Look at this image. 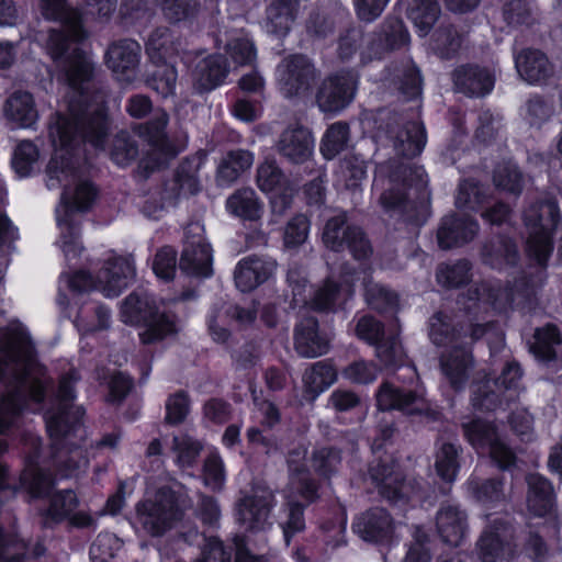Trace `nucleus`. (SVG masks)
<instances>
[{
    "label": "nucleus",
    "instance_id": "obj_27",
    "mask_svg": "<svg viewBox=\"0 0 562 562\" xmlns=\"http://www.w3.org/2000/svg\"><path fill=\"white\" fill-rule=\"evenodd\" d=\"M277 148L288 161L301 165L312 157L314 138L306 127H289L280 135Z\"/></svg>",
    "mask_w": 562,
    "mask_h": 562
},
{
    "label": "nucleus",
    "instance_id": "obj_40",
    "mask_svg": "<svg viewBox=\"0 0 562 562\" xmlns=\"http://www.w3.org/2000/svg\"><path fill=\"white\" fill-rule=\"evenodd\" d=\"M4 114L21 127H31L37 120L33 95L27 91H14L5 101Z\"/></svg>",
    "mask_w": 562,
    "mask_h": 562
},
{
    "label": "nucleus",
    "instance_id": "obj_49",
    "mask_svg": "<svg viewBox=\"0 0 562 562\" xmlns=\"http://www.w3.org/2000/svg\"><path fill=\"white\" fill-rule=\"evenodd\" d=\"M471 269L472 266L467 259H460L453 263H440L436 271V278L438 283L445 288H460L470 282Z\"/></svg>",
    "mask_w": 562,
    "mask_h": 562
},
{
    "label": "nucleus",
    "instance_id": "obj_18",
    "mask_svg": "<svg viewBox=\"0 0 562 562\" xmlns=\"http://www.w3.org/2000/svg\"><path fill=\"white\" fill-rule=\"evenodd\" d=\"M306 448L299 446L289 451L286 463L289 468V483L284 490V496L291 497L299 494L308 503L317 498L318 485L312 477L305 464Z\"/></svg>",
    "mask_w": 562,
    "mask_h": 562
},
{
    "label": "nucleus",
    "instance_id": "obj_12",
    "mask_svg": "<svg viewBox=\"0 0 562 562\" xmlns=\"http://www.w3.org/2000/svg\"><path fill=\"white\" fill-rule=\"evenodd\" d=\"M462 429L469 443L477 451H487L501 470H510L515 465L516 454L501 438L492 423L474 419L463 424Z\"/></svg>",
    "mask_w": 562,
    "mask_h": 562
},
{
    "label": "nucleus",
    "instance_id": "obj_24",
    "mask_svg": "<svg viewBox=\"0 0 562 562\" xmlns=\"http://www.w3.org/2000/svg\"><path fill=\"white\" fill-rule=\"evenodd\" d=\"M370 475L379 493L391 502L409 499L413 488L404 482V477L394 462H379L371 467Z\"/></svg>",
    "mask_w": 562,
    "mask_h": 562
},
{
    "label": "nucleus",
    "instance_id": "obj_14",
    "mask_svg": "<svg viewBox=\"0 0 562 562\" xmlns=\"http://www.w3.org/2000/svg\"><path fill=\"white\" fill-rule=\"evenodd\" d=\"M482 562H509L516 553L515 530L508 522L495 519L476 543Z\"/></svg>",
    "mask_w": 562,
    "mask_h": 562
},
{
    "label": "nucleus",
    "instance_id": "obj_54",
    "mask_svg": "<svg viewBox=\"0 0 562 562\" xmlns=\"http://www.w3.org/2000/svg\"><path fill=\"white\" fill-rule=\"evenodd\" d=\"M349 140V126L344 122L331 124L323 136L321 151L326 159H333L344 149Z\"/></svg>",
    "mask_w": 562,
    "mask_h": 562
},
{
    "label": "nucleus",
    "instance_id": "obj_3",
    "mask_svg": "<svg viewBox=\"0 0 562 562\" xmlns=\"http://www.w3.org/2000/svg\"><path fill=\"white\" fill-rule=\"evenodd\" d=\"M40 10L46 20L61 23V30L49 31L46 50L69 87L82 94V88L91 78L92 65L78 47V42L85 37L79 12L66 0H41Z\"/></svg>",
    "mask_w": 562,
    "mask_h": 562
},
{
    "label": "nucleus",
    "instance_id": "obj_56",
    "mask_svg": "<svg viewBox=\"0 0 562 562\" xmlns=\"http://www.w3.org/2000/svg\"><path fill=\"white\" fill-rule=\"evenodd\" d=\"M494 184L509 193L520 194L522 190V175L518 167L508 161L497 165L493 175Z\"/></svg>",
    "mask_w": 562,
    "mask_h": 562
},
{
    "label": "nucleus",
    "instance_id": "obj_46",
    "mask_svg": "<svg viewBox=\"0 0 562 562\" xmlns=\"http://www.w3.org/2000/svg\"><path fill=\"white\" fill-rule=\"evenodd\" d=\"M440 14V7L436 0H412L407 8V15L425 36L432 29Z\"/></svg>",
    "mask_w": 562,
    "mask_h": 562
},
{
    "label": "nucleus",
    "instance_id": "obj_61",
    "mask_svg": "<svg viewBox=\"0 0 562 562\" xmlns=\"http://www.w3.org/2000/svg\"><path fill=\"white\" fill-rule=\"evenodd\" d=\"M364 296L367 303L373 310L380 312L393 308L397 304V295L395 293L370 280L364 283Z\"/></svg>",
    "mask_w": 562,
    "mask_h": 562
},
{
    "label": "nucleus",
    "instance_id": "obj_15",
    "mask_svg": "<svg viewBox=\"0 0 562 562\" xmlns=\"http://www.w3.org/2000/svg\"><path fill=\"white\" fill-rule=\"evenodd\" d=\"M202 232L203 228L199 223L187 226L179 268L188 276L207 278L213 273L212 249L202 236Z\"/></svg>",
    "mask_w": 562,
    "mask_h": 562
},
{
    "label": "nucleus",
    "instance_id": "obj_33",
    "mask_svg": "<svg viewBox=\"0 0 562 562\" xmlns=\"http://www.w3.org/2000/svg\"><path fill=\"white\" fill-rule=\"evenodd\" d=\"M519 76L529 83H542L554 74V67L542 52L525 49L515 58Z\"/></svg>",
    "mask_w": 562,
    "mask_h": 562
},
{
    "label": "nucleus",
    "instance_id": "obj_31",
    "mask_svg": "<svg viewBox=\"0 0 562 562\" xmlns=\"http://www.w3.org/2000/svg\"><path fill=\"white\" fill-rule=\"evenodd\" d=\"M452 78L456 89L470 97H483L494 86L493 76L479 66H460L453 71Z\"/></svg>",
    "mask_w": 562,
    "mask_h": 562
},
{
    "label": "nucleus",
    "instance_id": "obj_36",
    "mask_svg": "<svg viewBox=\"0 0 562 562\" xmlns=\"http://www.w3.org/2000/svg\"><path fill=\"white\" fill-rule=\"evenodd\" d=\"M180 38L169 27H156L146 42V53L154 64L168 63L179 54Z\"/></svg>",
    "mask_w": 562,
    "mask_h": 562
},
{
    "label": "nucleus",
    "instance_id": "obj_37",
    "mask_svg": "<svg viewBox=\"0 0 562 562\" xmlns=\"http://www.w3.org/2000/svg\"><path fill=\"white\" fill-rule=\"evenodd\" d=\"M299 12L297 0H269L266 10L268 32L283 36L290 30Z\"/></svg>",
    "mask_w": 562,
    "mask_h": 562
},
{
    "label": "nucleus",
    "instance_id": "obj_7",
    "mask_svg": "<svg viewBox=\"0 0 562 562\" xmlns=\"http://www.w3.org/2000/svg\"><path fill=\"white\" fill-rule=\"evenodd\" d=\"M374 122L375 138L381 143L391 142L396 155L414 158L422 153L426 144L423 124L387 110L379 111Z\"/></svg>",
    "mask_w": 562,
    "mask_h": 562
},
{
    "label": "nucleus",
    "instance_id": "obj_25",
    "mask_svg": "<svg viewBox=\"0 0 562 562\" xmlns=\"http://www.w3.org/2000/svg\"><path fill=\"white\" fill-rule=\"evenodd\" d=\"M294 349L303 358H316L329 349V340L319 333L318 321L314 316L302 317L294 327Z\"/></svg>",
    "mask_w": 562,
    "mask_h": 562
},
{
    "label": "nucleus",
    "instance_id": "obj_9",
    "mask_svg": "<svg viewBox=\"0 0 562 562\" xmlns=\"http://www.w3.org/2000/svg\"><path fill=\"white\" fill-rule=\"evenodd\" d=\"M183 517L178 495L170 487H160L154 497L136 505V520L145 533L162 537Z\"/></svg>",
    "mask_w": 562,
    "mask_h": 562
},
{
    "label": "nucleus",
    "instance_id": "obj_64",
    "mask_svg": "<svg viewBox=\"0 0 562 562\" xmlns=\"http://www.w3.org/2000/svg\"><path fill=\"white\" fill-rule=\"evenodd\" d=\"M430 543L428 533L420 527H415L403 562H431Z\"/></svg>",
    "mask_w": 562,
    "mask_h": 562
},
{
    "label": "nucleus",
    "instance_id": "obj_4",
    "mask_svg": "<svg viewBox=\"0 0 562 562\" xmlns=\"http://www.w3.org/2000/svg\"><path fill=\"white\" fill-rule=\"evenodd\" d=\"M374 184L381 186L379 202L385 212L422 225L429 216V191L423 167L390 160L378 167Z\"/></svg>",
    "mask_w": 562,
    "mask_h": 562
},
{
    "label": "nucleus",
    "instance_id": "obj_38",
    "mask_svg": "<svg viewBox=\"0 0 562 562\" xmlns=\"http://www.w3.org/2000/svg\"><path fill=\"white\" fill-rule=\"evenodd\" d=\"M254 164V155L246 149L228 151L220 161L216 170V183L220 187L232 186Z\"/></svg>",
    "mask_w": 562,
    "mask_h": 562
},
{
    "label": "nucleus",
    "instance_id": "obj_6",
    "mask_svg": "<svg viewBox=\"0 0 562 562\" xmlns=\"http://www.w3.org/2000/svg\"><path fill=\"white\" fill-rule=\"evenodd\" d=\"M125 324L144 325L139 333L143 344H155L177 333L175 316L159 313L155 299L146 291H134L121 304Z\"/></svg>",
    "mask_w": 562,
    "mask_h": 562
},
{
    "label": "nucleus",
    "instance_id": "obj_52",
    "mask_svg": "<svg viewBox=\"0 0 562 562\" xmlns=\"http://www.w3.org/2000/svg\"><path fill=\"white\" fill-rule=\"evenodd\" d=\"M225 48L234 63L238 65H249L256 58L254 44L243 31L234 34L225 33Z\"/></svg>",
    "mask_w": 562,
    "mask_h": 562
},
{
    "label": "nucleus",
    "instance_id": "obj_11",
    "mask_svg": "<svg viewBox=\"0 0 562 562\" xmlns=\"http://www.w3.org/2000/svg\"><path fill=\"white\" fill-rule=\"evenodd\" d=\"M274 505L273 491L267 485L255 484L236 501V520L247 531H266L272 525L270 514Z\"/></svg>",
    "mask_w": 562,
    "mask_h": 562
},
{
    "label": "nucleus",
    "instance_id": "obj_30",
    "mask_svg": "<svg viewBox=\"0 0 562 562\" xmlns=\"http://www.w3.org/2000/svg\"><path fill=\"white\" fill-rule=\"evenodd\" d=\"M352 528L363 540L381 542L392 536L393 521L385 509L375 507L360 515Z\"/></svg>",
    "mask_w": 562,
    "mask_h": 562
},
{
    "label": "nucleus",
    "instance_id": "obj_20",
    "mask_svg": "<svg viewBox=\"0 0 562 562\" xmlns=\"http://www.w3.org/2000/svg\"><path fill=\"white\" fill-rule=\"evenodd\" d=\"M522 372L518 363L509 362L503 369L501 375L493 381L497 391L490 390L487 381L473 391V406L481 411H494L501 403V390H517Z\"/></svg>",
    "mask_w": 562,
    "mask_h": 562
},
{
    "label": "nucleus",
    "instance_id": "obj_43",
    "mask_svg": "<svg viewBox=\"0 0 562 562\" xmlns=\"http://www.w3.org/2000/svg\"><path fill=\"white\" fill-rule=\"evenodd\" d=\"M561 342L559 329L549 324L536 329L529 349L536 358L542 361H551L557 358V348L560 347Z\"/></svg>",
    "mask_w": 562,
    "mask_h": 562
},
{
    "label": "nucleus",
    "instance_id": "obj_26",
    "mask_svg": "<svg viewBox=\"0 0 562 562\" xmlns=\"http://www.w3.org/2000/svg\"><path fill=\"white\" fill-rule=\"evenodd\" d=\"M469 292L472 300L488 304L497 312L506 311L517 296L528 297L531 294L526 281L515 284L514 288L484 282Z\"/></svg>",
    "mask_w": 562,
    "mask_h": 562
},
{
    "label": "nucleus",
    "instance_id": "obj_48",
    "mask_svg": "<svg viewBox=\"0 0 562 562\" xmlns=\"http://www.w3.org/2000/svg\"><path fill=\"white\" fill-rule=\"evenodd\" d=\"M162 16L171 24L190 21L200 11L198 0H153Z\"/></svg>",
    "mask_w": 562,
    "mask_h": 562
},
{
    "label": "nucleus",
    "instance_id": "obj_58",
    "mask_svg": "<svg viewBox=\"0 0 562 562\" xmlns=\"http://www.w3.org/2000/svg\"><path fill=\"white\" fill-rule=\"evenodd\" d=\"M340 296V285L327 278L313 293L311 307L318 312H331Z\"/></svg>",
    "mask_w": 562,
    "mask_h": 562
},
{
    "label": "nucleus",
    "instance_id": "obj_51",
    "mask_svg": "<svg viewBox=\"0 0 562 562\" xmlns=\"http://www.w3.org/2000/svg\"><path fill=\"white\" fill-rule=\"evenodd\" d=\"M95 374L100 382L104 381L108 383L109 393L106 401L112 404H121L133 387L132 379L122 372L115 371L110 374L106 369L102 368L98 369Z\"/></svg>",
    "mask_w": 562,
    "mask_h": 562
},
{
    "label": "nucleus",
    "instance_id": "obj_34",
    "mask_svg": "<svg viewBox=\"0 0 562 562\" xmlns=\"http://www.w3.org/2000/svg\"><path fill=\"white\" fill-rule=\"evenodd\" d=\"M526 483L528 510L538 517L551 513L555 501L551 482L538 473H529L526 475Z\"/></svg>",
    "mask_w": 562,
    "mask_h": 562
},
{
    "label": "nucleus",
    "instance_id": "obj_23",
    "mask_svg": "<svg viewBox=\"0 0 562 562\" xmlns=\"http://www.w3.org/2000/svg\"><path fill=\"white\" fill-rule=\"evenodd\" d=\"M436 529L445 543L460 546L469 529L467 512L457 504L442 503L436 514Z\"/></svg>",
    "mask_w": 562,
    "mask_h": 562
},
{
    "label": "nucleus",
    "instance_id": "obj_28",
    "mask_svg": "<svg viewBox=\"0 0 562 562\" xmlns=\"http://www.w3.org/2000/svg\"><path fill=\"white\" fill-rule=\"evenodd\" d=\"M440 366L450 385L454 390H461L474 367L472 352L468 348L454 345L449 352L441 356Z\"/></svg>",
    "mask_w": 562,
    "mask_h": 562
},
{
    "label": "nucleus",
    "instance_id": "obj_53",
    "mask_svg": "<svg viewBox=\"0 0 562 562\" xmlns=\"http://www.w3.org/2000/svg\"><path fill=\"white\" fill-rule=\"evenodd\" d=\"M157 65V69L147 79V86L165 99L173 97L178 79L176 67L170 63Z\"/></svg>",
    "mask_w": 562,
    "mask_h": 562
},
{
    "label": "nucleus",
    "instance_id": "obj_19",
    "mask_svg": "<svg viewBox=\"0 0 562 562\" xmlns=\"http://www.w3.org/2000/svg\"><path fill=\"white\" fill-rule=\"evenodd\" d=\"M140 55L142 47L138 42L131 38L120 40L108 47L106 65L119 80L130 82L137 75Z\"/></svg>",
    "mask_w": 562,
    "mask_h": 562
},
{
    "label": "nucleus",
    "instance_id": "obj_45",
    "mask_svg": "<svg viewBox=\"0 0 562 562\" xmlns=\"http://www.w3.org/2000/svg\"><path fill=\"white\" fill-rule=\"evenodd\" d=\"M337 378V372L326 360L317 361L307 368L303 374L305 391L317 396L329 387Z\"/></svg>",
    "mask_w": 562,
    "mask_h": 562
},
{
    "label": "nucleus",
    "instance_id": "obj_13",
    "mask_svg": "<svg viewBox=\"0 0 562 562\" xmlns=\"http://www.w3.org/2000/svg\"><path fill=\"white\" fill-rule=\"evenodd\" d=\"M323 241L334 251L349 249L357 260L367 259L372 254V247L362 229L358 226L347 225L345 213L330 217L324 227Z\"/></svg>",
    "mask_w": 562,
    "mask_h": 562
},
{
    "label": "nucleus",
    "instance_id": "obj_62",
    "mask_svg": "<svg viewBox=\"0 0 562 562\" xmlns=\"http://www.w3.org/2000/svg\"><path fill=\"white\" fill-rule=\"evenodd\" d=\"M123 541L114 533H100L90 547L92 560L108 562L122 550Z\"/></svg>",
    "mask_w": 562,
    "mask_h": 562
},
{
    "label": "nucleus",
    "instance_id": "obj_8",
    "mask_svg": "<svg viewBox=\"0 0 562 562\" xmlns=\"http://www.w3.org/2000/svg\"><path fill=\"white\" fill-rule=\"evenodd\" d=\"M524 221L529 231L527 250L542 266L553 249L552 232L561 222L558 202L548 198L531 204L524 212Z\"/></svg>",
    "mask_w": 562,
    "mask_h": 562
},
{
    "label": "nucleus",
    "instance_id": "obj_17",
    "mask_svg": "<svg viewBox=\"0 0 562 562\" xmlns=\"http://www.w3.org/2000/svg\"><path fill=\"white\" fill-rule=\"evenodd\" d=\"M357 88V77L351 71L328 76L321 83L316 102L323 112H338L350 104Z\"/></svg>",
    "mask_w": 562,
    "mask_h": 562
},
{
    "label": "nucleus",
    "instance_id": "obj_39",
    "mask_svg": "<svg viewBox=\"0 0 562 562\" xmlns=\"http://www.w3.org/2000/svg\"><path fill=\"white\" fill-rule=\"evenodd\" d=\"M435 468L437 474L446 482L452 483L460 469L459 454L461 447L451 441L450 438L440 436L436 441Z\"/></svg>",
    "mask_w": 562,
    "mask_h": 562
},
{
    "label": "nucleus",
    "instance_id": "obj_60",
    "mask_svg": "<svg viewBox=\"0 0 562 562\" xmlns=\"http://www.w3.org/2000/svg\"><path fill=\"white\" fill-rule=\"evenodd\" d=\"M296 495L297 494H293L291 497H286V517L281 522L284 539L288 544L292 537L305 529L304 507L294 499Z\"/></svg>",
    "mask_w": 562,
    "mask_h": 562
},
{
    "label": "nucleus",
    "instance_id": "obj_50",
    "mask_svg": "<svg viewBox=\"0 0 562 562\" xmlns=\"http://www.w3.org/2000/svg\"><path fill=\"white\" fill-rule=\"evenodd\" d=\"M341 460V451L335 447H316L311 454L313 470L325 479H329L338 472Z\"/></svg>",
    "mask_w": 562,
    "mask_h": 562
},
{
    "label": "nucleus",
    "instance_id": "obj_63",
    "mask_svg": "<svg viewBox=\"0 0 562 562\" xmlns=\"http://www.w3.org/2000/svg\"><path fill=\"white\" fill-rule=\"evenodd\" d=\"M37 159V147L32 142L23 140L14 150L12 166L20 177H26L31 175Z\"/></svg>",
    "mask_w": 562,
    "mask_h": 562
},
{
    "label": "nucleus",
    "instance_id": "obj_44",
    "mask_svg": "<svg viewBox=\"0 0 562 562\" xmlns=\"http://www.w3.org/2000/svg\"><path fill=\"white\" fill-rule=\"evenodd\" d=\"M467 490L475 501L483 504H497L506 498L502 479H480L472 475L467 482Z\"/></svg>",
    "mask_w": 562,
    "mask_h": 562
},
{
    "label": "nucleus",
    "instance_id": "obj_1",
    "mask_svg": "<svg viewBox=\"0 0 562 562\" xmlns=\"http://www.w3.org/2000/svg\"><path fill=\"white\" fill-rule=\"evenodd\" d=\"M86 90L82 88V94L80 90H74L76 95L69 101V115L57 113L49 124L55 151L46 167V187L49 190L63 188L56 218L60 229L59 246L68 261L79 256L82 249L80 223L75 213L88 211L97 198L94 186L82 179L76 146L86 140L102 147L109 130L104 106L99 102L88 103Z\"/></svg>",
    "mask_w": 562,
    "mask_h": 562
},
{
    "label": "nucleus",
    "instance_id": "obj_10",
    "mask_svg": "<svg viewBox=\"0 0 562 562\" xmlns=\"http://www.w3.org/2000/svg\"><path fill=\"white\" fill-rule=\"evenodd\" d=\"M376 405L381 411L397 409L408 416H417L425 424L442 420L440 408L425 398L422 391L395 387L384 383L376 394Z\"/></svg>",
    "mask_w": 562,
    "mask_h": 562
},
{
    "label": "nucleus",
    "instance_id": "obj_22",
    "mask_svg": "<svg viewBox=\"0 0 562 562\" xmlns=\"http://www.w3.org/2000/svg\"><path fill=\"white\" fill-rule=\"evenodd\" d=\"M479 233V223L465 215L451 214L441 220L437 232L438 245L441 249L463 246Z\"/></svg>",
    "mask_w": 562,
    "mask_h": 562
},
{
    "label": "nucleus",
    "instance_id": "obj_2",
    "mask_svg": "<svg viewBox=\"0 0 562 562\" xmlns=\"http://www.w3.org/2000/svg\"><path fill=\"white\" fill-rule=\"evenodd\" d=\"M33 353L22 326L12 327L0 342V382L5 387L0 398V434L14 427L24 409L38 411L45 400L49 379Z\"/></svg>",
    "mask_w": 562,
    "mask_h": 562
},
{
    "label": "nucleus",
    "instance_id": "obj_55",
    "mask_svg": "<svg viewBox=\"0 0 562 562\" xmlns=\"http://www.w3.org/2000/svg\"><path fill=\"white\" fill-rule=\"evenodd\" d=\"M169 115L164 109H156L153 117L139 125V135L155 147L164 146L167 139L166 127Z\"/></svg>",
    "mask_w": 562,
    "mask_h": 562
},
{
    "label": "nucleus",
    "instance_id": "obj_32",
    "mask_svg": "<svg viewBox=\"0 0 562 562\" xmlns=\"http://www.w3.org/2000/svg\"><path fill=\"white\" fill-rule=\"evenodd\" d=\"M226 59L222 55H210L199 60L192 71L196 92L211 91L223 83L227 75Z\"/></svg>",
    "mask_w": 562,
    "mask_h": 562
},
{
    "label": "nucleus",
    "instance_id": "obj_35",
    "mask_svg": "<svg viewBox=\"0 0 562 562\" xmlns=\"http://www.w3.org/2000/svg\"><path fill=\"white\" fill-rule=\"evenodd\" d=\"M482 260L494 269L515 267L519 261V252L513 240L505 236H496L482 247Z\"/></svg>",
    "mask_w": 562,
    "mask_h": 562
},
{
    "label": "nucleus",
    "instance_id": "obj_29",
    "mask_svg": "<svg viewBox=\"0 0 562 562\" xmlns=\"http://www.w3.org/2000/svg\"><path fill=\"white\" fill-rule=\"evenodd\" d=\"M276 269V262L257 256L240 260L235 269L236 286L241 292H249L269 279Z\"/></svg>",
    "mask_w": 562,
    "mask_h": 562
},
{
    "label": "nucleus",
    "instance_id": "obj_41",
    "mask_svg": "<svg viewBox=\"0 0 562 562\" xmlns=\"http://www.w3.org/2000/svg\"><path fill=\"white\" fill-rule=\"evenodd\" d=\"M226 206L232 214L245 221H258L263 213V204L250 188L234 192L227 199Z\"/></svg>",
    "mask_w": 562,
    "mask_h": 562
},
{
    "label": "nucleus",
    "instance_id": "obj_5",
    "mask_svg": "<svg viewBox=\"0 0 562 562\" xmlns=\"http://www.w3.org/2000/svg\"><path fill=\"white\" fill-rule=\"evenodd\" d=\"M79 380L77 372L71 371L59 381L56 409L47 412L45 416L46 428L50 438L52 458L61 477L76 475L86 468L88 460L83 450L70 441V437L78 430L85 414L81 406H74L75 383Z\"/></svg>",
    "mask_w": 562,
    "mask_h": 562
},
{
    "label": "nucleus",
    "instance_id": "obj_21",
    "mask_svg": "<svg viewBox=\"0 0 562 562\" xmlns=\"http://www.w3.org/2000/svg\"><path fill=\"white\" fill-rule=\"evenodd\" d=\"M135 277L132 256H114L109 258L99 271L98 283L108 297L119 296Z\"/></svg>",
    "mask_w": 562,
    "mask_h": 562
},
{
    "label": "nucleus",
    "instance_id": "obj_42",
    "mask_svg": "<svg viewBox=\"0 0 562 562\" xmlns=\"http://www.w3.org/2000/svg\"><path fill=\"white\" fill-rule=\"evenodd\" d=\"M461 330L463 326H460V322L454 323L452 317L442 311L434 314L429 321V337L437 346L459 345Z\"/></svg>",
    "mask_w": 562,
    "mask_h": 562
},
{
    "label": "nucleus",
    "instance_id": "obj_47",
    "mask_svg": "<svg viewBox=\"0 0 562 562\" xmlns=\"http://www.w3.org/2000/svg\"><path fill=\"white\" fill-rule=\"evenodd\" d=\"M202 165L200 157L184 159L176 171L172 190L178 189L179 194H195L200 191L199 171Z\"/></svg>",
    "mask_w": 562,
    "mask_h": 562
},
{
    "label": "nucleus",
    "instance_id": "obj_57",
    "mask_svg": "<svg viewBox=\"0 0 562 562\" xmlns=\"http://www.w3.org/2000/svg\"><path fill=\"white\" fill-rule=\"evenodd\" d=\"M138 156V145L134 136L121 131L113 139L111 158L119 166H126Z\"/></svg>",
    "mask_w": 562,
    "mask_h": 562
},
{
    "label": "nucleus",
    "instance_id": "obj_59",
    "mask_svg": "<svg viewBox=\"0 0 562 562\" xmlns=\"http://www.w3.org/2000/svg\"><path fill=\"white\" fill-rule=\"evenodd\" d=\"M375 355L387 368L405 363L406 355L397 335H391L375 345Z\"/></svg>",
    "mask_w": 562,
    "mask_h": 562
},
{
    "label": "nucleus",
    "instance_id": "obj_16",
    "mask_svg": "<svg viewBox=\"0 0 562 562\" xmlns=\"http://www.w3.org/2000/svg\"><path fill=\"white\" fill-rule=\"evenodd\" d=\"M277 72L280 89L286 98L310 90L316 79L314 65L301 54L285 57L278 66Z\"/></svg>",
    "mask_w": 562,
    "mask_h": 562
}]
</instances>
